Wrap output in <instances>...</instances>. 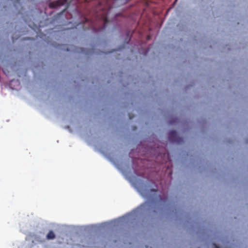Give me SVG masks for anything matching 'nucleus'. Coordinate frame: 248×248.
<instances>
[{"label": "nucleus", "mask_w": 248, "mask_h": 248, "mask_svg": "<svg viewBox=\"0 0 248 248\" xmlns=\"http://www.w3.org/2000/svg\"><path fill=\"white\" fill-rule=\"evenodd\" d=\"M150 39V36H148V39Z\"/></svg>", "instance_id": "6e6552de"}, {"label": "nucleus", "mask_w": 248, "mask_h": 248, "mask_svg": "<svg viewBox=\"0 0 248 248\" xmlns=\"http://www.w3.org/2000/svg\"><path fill=\"white\" fill-rule=\"evenodd\" d=\"M67 0H58L55 2H50L49 7L51 8H55L59 6L64 5L67 2Z\"/></svg>", "instance_id": "f03ea898"}, {"label": "nucleus", "mask_w": 248, "mask_h": 248, "mask_svg": "<svg viewBox=\"0 0 248 248\" xmlns=\"http://www.w3.org/2000/svg\"><path fill=\"white\" fill-rule=\"evenodd\" d=\"M67 8H65L62 11V13L64 12L66 10Z\"/></svg>", "instance_id": "0eeeda50"}, {"label": "nucleus", "mask_w": 248, "mask_h": 248, "mask_svg": "<svg viewBox=\"0 0 248 248\" xmlns=\"http://www.w3.org/2000/svg\"><path fill=\"white\" fill-rule=\"evenodd\" d=\"M169 140L172 142H176L178 144H181L183 142V139L179 137L177 132L175 130H171L168 134Z\"/></svg>", "instance_id": "f257e3e1"}, {"label": "nucleus", "mask_w": 248, "mask_h": 248, "mask_svg": "<svg viewBox=\"0 0 248 248\" xmlns=\"http://www.w3.org/2000/svg\"><path fill=\"white\" fill-rule=\"evenodd\" d=\"M102 20L103 23V25L102 27L100 29V30H104L106 29L107 27V24L108 22V19L107 17V14H105L104 15H103L102 16Z\"/></svg>", "instance_id": "7ed1b4c3"}, {"label": "nucleus", "mask_w": 248, "mask_h": 248, "mask_svg": "<svg viewBox=\"0 0 248 248\" xmlns=\"http://www.w3.org/2000/svg\"><path fill=\"white\" fill-rule=\"evenodd\" d=\"M151 191H156V190L153 189H151Z\"/></svg>", "instance_id": "423d86ee"}, {"label": "nucleus", "mask_w": 248, "mask_h": 248, "mask_svg": "<svg viewBox=\"0 0 248 248\" xmlns=\"http://www.w3.org/2000/svg\"><path fill=\"white\" fill-rule=\"evenodd\" d=\"M215 248H219V247L216 244H213Z\"/></svg>", "instance_id": "39448f33"}, {"label": "nucleus", "mask_w": 248, "mask_h": 248, "mask_svg": "<svg viewBox=\"0 0 248 248\" xmlns=\"http://www.w3.org/2000/svg\"><path fill=\"white\" fill-rule=\"evenodd\" d=\"M46 237L48 239H53L55 237V235L53 231H50L47 234Z\"/></svg>", "instance_id": "20e7f679"}]
</instances>
